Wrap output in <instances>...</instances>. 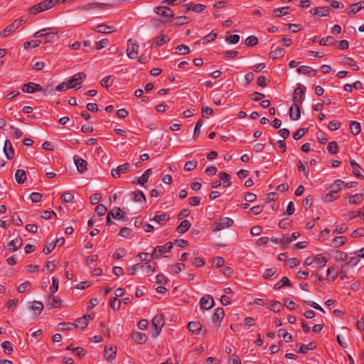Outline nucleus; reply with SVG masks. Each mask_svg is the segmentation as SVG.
Listing matches in <instances>:
<instances>
[{
    "label": "nucleus",
    "mask_w": 364,
    "mask_h": 364,
    "mask_svg": "<svg viewBox=\"0 0 364 364\" xmlns=\"http://www.w3.org/2000/svg\"><path fill=\"white\" fill-rule=\"evenodd\" d=\"M26 178L25 171L22 169H18L15 173V179L18 184L24 183Z\"/></svg>",
    "instance_id": "37"
},
{
    "label": "nucleus",
    "mask_w": 364,
    "mask_h": 364,
    "mask_svg": "<svg viewBox=\"0 0 364 364\" xmlns=\"http://www.w3.org/2000/svg\"><path fill=\"white\" fill-rule=\"evenodd\" d=\"M109 43V41L107 38L102 39L100 41L95 43V49L101 50L104 48H106Z\"/></svg>",
    "instance_id": "61"
},
{
    "label": "nucleus",
    "mask_w": 364,
    "mask_h": 364,
    "mask_svg": "<svg viewBox=\"0 0 364 364\" xmlns=\"http://www.w3.org/2000/svg\"><path fill=\"white\" fill-rule=\"evenodd\" d=\"M172 247L173 244L171 242H168L164 245L156 247L151 254L152 258L158 259L161 257H167L166 253L170 252Z\"/></svg>",
    "instance_id": "4"
},
{
    "label": "nucleus",
    "mask_w": 364,
    "mask_h": 364,
    "mask_svg": "<svg viewBox=\"0 0 364 364\" xmlns=\"http://www.w3.org/2000/svg\"><path fill=\"white\" fill-rule=\"evenodd\" d=\"M327 150L331 154H335L338 151V146L336 141H331L328 144Z\"/></svg>",
    "instance_id": "54"
},
{
    "label": "nucleus",
    "mask_w": 364,
    "mask_h": 364,
    "mask_svg": "<svg viewBox=\"0 0 364 364\" xmlns=\"http://www.w3.org/2000/svg\"><path fill=\"white\" fill-rule=\"evenodd\" d=\"M4 153L8 159L13 158L14 155V151L12 147V144L9 140H6L3 149Z\"/></svg>",
    "instance_id": "23"
},
{
    "label": "nucleus",
    "mask_w": 364,
    "mask_h": 364,
    "mask_svg": "<svg viewBox=\"0 0 364 364\" xmlns=\"http://www.w3.org/2000/svg\"><path fill=\"white\" fill-rule=\"evenodd\" d=\"M232 224L233 220L230 218H222L218 220V222L214 224L213 229L215 231H220L222 230H224L232 226Z\"/></svg>",
    "instance_id": "8"
},
{
    "label": "nucleus",
    "mask_w": 364,
    "mask_h": 364,
    "mask_svg": "<svg viewBox=\"0 0 364 364\" xmlns=\"http://www.w3.org/2000/svg\"><path fill=\"white\" fill-rule=\"evenodd\" d=\"M214 299L209 294L204 295L200 300V306L203 309H210L214 306Z\"/></svg>",
    "instance_id": "13"
},
{
    "label": "nucleus",
    "mask_w": 364,
    "mask_h": 364,
    "mask_svg": "<svg viewBox=\"0 0 364 364\" xmlns=\"http://www.w3.org/2000/svg\"><path fill=\"white\" fill-rule=\"evenodd\" d=\"M350 132L353 135H358L360 132V124L359 122L352 121L350 124Z\"/></svg>",
    "instance_id": "43"
},
{
    "label": "nucleus",
    "mask_w": 364,
    "mask_h": 364,
    "mask_svg": "<svg viewBox=\"0 0 364 364\" xmlns=\"http://www.w3.org/2000/svg\"><path fill=\"white\" fill-rule=\"evenodd\" d=\"M258 43V38L255 36H250L245 39V44L247 46H254Z\"/></svg>",
    "instance_id": "64"
},
{
    "label": "nucleus",
    "mask_w": 364,
    "mask_h": 364,
    "mask_svg": "<svg viewBox=\"0 0 364 364\" xmlns=\"http://www.w3.org/2000/svg\"><path fill=\"white\" fill-rule=\"evenodd\" d=\"M189 331L193 333L198 334L203 331V326L200 322H189L188 324Z\"/></svg>",
    "instance_id": "26"
},
{
    "label": "nucleus",
    "mask_w": 364,
    "mask_h": 364,
    "mask_svg": "<svg viewBox=\"0 0 364 364\" xmlns=\"http://www.w3.org/2000/svg\"><path fill=\"white\" fill-rule=\"evenodd\" d=\"M289 9L288 6L276 9L273 11V15L274 17H281L287 15L288 13L286 10Z\"/></svg>",
    "instance_id": "47"
},
{
    "label": "nucleus",
    "mask_w": 364,
    "mask_h": 364,
    "mask_svg": "<svg viewBox=\"0 0 364 364\" xmlns=\"http://www.w3.org/2000/svg\"><path fill=\"white\" fill-rule=\"evenodd\" d=\"M116 348L113 346H106L105 348V357L107 360H112L116 356Z\"/></svg>",
    "instance_id": "30"
},
{
    "label": "nucleus",
    "mask_w": 364,
    "mask_h": 364,
    "mask_svg": "<svg viewBox=\"0 0 364 364\" xmlns=\"http://www.w3.org/2000/svg\"><path fill=\"white\" fill-rule=\"evenodd\" d=\"M124 212L119 208H114L109 212V216H112L114 219L120 220L124 216Z\"/></svg>",
    "instance_id": "36"
},
{
    "label": "nucleus",
    "mask_w": 364,
    "mask_h": 364,
    "mask_svg": "<svg viewBox=\"0 0 364 364\" xmlns=\"http://www.w3.org/2000/svg\"><path fill=\"white\" fill-rule=\"evenodd\" d=\"M304 91H305V87L304 86H299L294 90V95H293L294 103L299 104L304 101Z\"/></svg>",
    "instance_id": "14"
},
{
    "label": "nucleus",
    "mask_w": 364,
    "mask_h": 364,
    "mask_svg": "<svg viewBox=\"0 0 364 364\" xmlns=\"http://www.w3.org/2000/svg\"><path fill=\"white\" fill-rule=\"evenodd\" d=\"M112 83L113 81L112 80L111 75L106 76L100 80L101 85L105 88L109 87L112 85Z\"/></svg>",
    "instance_id": "55"
},
{
    "label": "nucleus",
    "mask_w": 364,
    "mask_h": 364,
    "mask_svg": "<svg viewBox=\"0 0 364 364\" xmlns=\"http://www.w3.org/2000/svg\"><path fill=\"white\" fill-rule=\"evenodd\" d=\"M41 44V42L38 41H26L23 43V48L27 50L30 48H35Z\"/></svg>",
    "instance_id": "59"
},
{
    "label": "nucleus",
    "mask_w": 364,
    "mask_h": 364,
    "mask_svg": "<svg viewBox=\"0 0 364 364\" xmlns=\"http://www.w3.org/2000/svg\"><path fill=\"white\" fill-rule=\"evenodd\" d=\"M347 242V238L344 236H338L333 238L328 245L333 248H338L343 245Z\"/></svg>",
    "instance_id": "21"
},
{
    "label": "nucleus",
    "mask_w": 364,
    "mask_h": 364,
    "mask_svg": "<svg viewBox=\"0 0 364 364\" xmlns=\"http://www.w3.org/2000/svg\"><path fill=\"white\" fill-rule=\"evenodd\" d=\"M217 37V33H214V32H210V33H208V35H206L205 36H204V38H203V44H206V43H208L213 41H214Z\"/></svg>",
    "instance_id": "63"
},
{
    "label": "nucleus",
    "mask_w": 364,
    "mask_h": 364,
    "mask_svg": "<svg viewBox=\"0 0 364 364\" xmlns=\"http://www.w3.org/2000/svg\"><path fill=\"white\" fill-rule=\"evenodd\" d=\"M59 287V281L57 277H52V285L50 287V291L51 294H55L58 290Z\"/></svg>",
    "instance_id": "62"
},
{
    "label": "nucleus",
    "mask_w": 364,
    "mask_h": 364,
    "mask_svg": "<svg viewBox=\"0 0 364 364\" xmlns=\"http://www.w3.org/2000/svg\"><path fill=\"white\" fill-rule=\"evenodd\" d=\"M334 41V38L332 36H327L320 40L319 45L322 46H327L333 44Z\"/></svg>",
    "instance_id": "53"
},
{
    "label": "nucleus",
    "mask_w": 364,
    "mask_h": 364,
    "mask_svg": "<svg viewBox=\"0 0 364 364\" xmlns=\"http://www.w3.org/2000/svg\"><path fill=\"white\" fill-rule=\"evenodd\" d=\"M51 28H46L41 31H36L33 34V37L35 38H39V37H43L44 43H50L53 41V37L56 35V33H52L50 32Z\"/></svg>",
    "instance_id": "6"
},
{
    "label": "nucleus",
    "mask_w": 364,
    "mask_h": 364,
    "mask_svg": "<svg viewBox=\"0 0 364 364\" xmlns=\"http://www.w3.org/2000/svg\"><path fill=\"white\" fill-rule=\"evenodd\" d=\"M95 30L98 33H111L114 31V29L112 26H107L105 24L98 25Z\"/></svg>",
    "instance_id": "33"
},
{
    "label": "nucleus",
    "mask_w": 364,
    "mask_h": 364,
    "mask_svg": "<svg viewBox=\"0 0 364 364\" xmlns=\"http://www.w3.org/2000/svg\"><path fill=\"white\" fill-rule=\"evenodd\" d=\"M282 308V304L278 301H271L269 309L279 313Z\"/></svg>",
    "instance_id": "57"
},
{
    "label": "nucleus",
    "mask_w": 364,
    "mask_h": 364,
    "mask_svg": "<svg viewBox=\"0 0 364 364\" xmlns=\"http://www.w3.org/2000/svg\"><path fill=\"white\" fill-rule=\"evenodd\" d=\"M151 173V168L147 169L140 177L136 178L137 183L141 186H144L148 181V179Z\"/></svg>",
    "instance_id": "32"
},
{
    "label": "nucleus",
    "mask_w": 364,
    "mask_h": 364,
    "mask_svg": "<svg viewBox=\"0 0 364 364\" xmlns=\"http://www.w3.org/2000/svg\"><path fill=\"white\" fill-rule=\"evenodd\" d=\"M284 286L291 287V284L289 279L287 277H283L279 282L276 283L274 287V289L279 290Z\"/></svg>",
    "instance_id": "35"
},
{
    "label": "nucleus",
    "mask_w": 364,
    "mask_h": 364,
    "mask_svg": "<svg viewBox=\"0 0 364 364\" xmlns=\"http://www.w3.org/2000/svg\"><path fill=\"white\" fill-rule=\"evenodd\" d=\"M86 79V74L83 72H79L71 77L67 79V83L69 86V88H75L77 90L81 88V85L83 81Z\"/></svg>",
    "instance_id": "2"
},
{
    "label": "nucleus",
    "mask_w": 364,
    "mask_h": 364,
    "mask_svg": "<svg viewBox=\"0 0 364 364\" xmlns=\"http://www.w3.org/2000/svg\"><path fill=\"white\" fill-rule=\"evenodd\" d=\"M328 8L327 7H316L310 10L312 15H317L319 16H326L328 14Z\"/></svg>",
    "instance_id": "29"
},
{
    "label": "nucleus",
    "mask_w": 364,
    "mask_h": 364,
    "mask_svg": "<svg viewBox=\"0 0 364 364\" xmlns=\"http://www.w3.org/2000/svg\"><path fill=\"white\" fill-rule=\"evenodd\" d=\"M31 289V283L29 282H25L21 283L17 288V291L19 293H24L26 291H30Z\"/></svg>",
    "instance_id": "49"
},
{
    "label": "nucleus",
    "mask_w": 364,
    "mask_h": 364,
    "mask_svg": "<svg viewBox=\"0 0 364 364\" xmlns=\"http://www.w3.org/2000/svg\"><path fill=\"white\" fill-rule=\"evenodd\" d=\"M155 13L161 16L172 17L173 16V11L166 6H161L155 8Z\"/></svg>",
    "instance_id": "19"
},
{
    "label": "nucleus",
    "mask_w": 364,
    "mask_h": 364,
    "mask_svg": "<svg viewBox=\"0 0 364 364\" xmlns=\"http://www.w3.org/2000/svg\"><path fill=\"white\" fill-rule=\"evenodd\" d=\"M296 72L299 74L309 75L314 70L309 66L302 65L296 69Z\"/></svg>",
    "instance_id": "56"
},
{
    "label": "nucleus",
    "mask_w": 364,
    "mask_h": 364,
    "mask_svg": "<svg viewBox=\"0 0 364 364\" xmlns=\"http://www.w3.org/2000/svg\"><path fill=\"white\" fill-rule=\"evenodd\" d=\"M21 245L22 239L21 237H16L7 244L6 248L10 252H14L17 250Z\"/></svg>",
    "instance_id": "22"
},
{
    "label": "nucleus",
    "mask_w": 364,
    "mask_h": 364,
    "mask_svg": "<svg viewBox=\"0 0 364 364\" xmlns=\"http://www.w3.org/2000/svg\"><path fill=\"white\" fill-rule=\"evenodd\" d=\"M344 183L342 180H336L335 181L331 186L330 190L331 192L335 193H338L341 189V186Z\"/></svg>",
    "instance_id": "42"
},
{
    "label": "nucleus",
    "mask_w": 364,
    "mask_h": 364,
    "mask_svg": "<svg viewBox=\"0 0 364 364\" xmlns=\"http://www.w3.org/2000/svg\"><path fill=\"white\" fill-rule=\"evenodd\" d=\"M285 53V50L284 48L280 47H277L275 48H272V50L269 53V55L271 58L274 59H279L284 56Z\"/></svg>",
    "instance_id": "28"
},
{
    "label": "nucleus",
    "mask_w": 364,
    "mask_h": 364,
    "mask_svg": "<svg viewBox=\"0 0 364 364\" xmlns=\"http://www.w3.org/2000/svg\"><path fill=\"white\" fill-rule=\"evenodd\" d=\"M224 317V310L222 308L215 309L213 315V321L220 323Z\"/></svg>",
    "instance_id": "31"
},
{
    "label": "nucleus",
    "mask_w": 364,
    "mask_h": 364,
    "mask_svg": "<svg viewBox=\"0 0 364 364\" xmlns=\"http://www.w3.org/2000/svg\"><path fill=\"white\" fill-rule=\"evenodd\" d=\"M279 336H282L283 340L289 343L292 341V336L289 333L286 332L284 329H279L278 331Z\"/></svg>",
    "instance_id": "51"
},
{
    "label": "nucleus",
    "mask_w": 364,
    "mask_h": 364,
    "mask_svg": "<svg viewBox=\"0 0 364 364\" xmlns=\"http://www.w3.org/2000/svg\"><path fill=\"white\" fill-rule=\"evenodd\" d=\"M133 200L136 202L145 201L146 198L141 191H137L133 193Z\"/></svg>",
    "instance_id": "50"
},
{
    "label": "nucleus",
    "mask_w": 364,
    "mask_h": 364,
    "mask_svg": "<svg viewBox=\"0 0 364 364\" xmlns=\"http://www.w3.org/2000/svg\"><path fill=\"white\" fill-rule=\"evenodd\" d=\"M289 117L291 120L296 121L300 117V109L299 104L293 103L289 109Z\"/></svg>",
    "instance_id": "20"
},
{
    "label": "nucleus",
    "mask_w": 364,
    "mask_h": 364,
    "mask_svg": "<svg viewBox=\"0 0 364 364\" xmlns=\"http://www.w3.org/2000/svg\"><path fill=\"white\" fill-rule=\"evenodd\" d=\"M60 0H44L41 2L36 4L30 9V13L33 15H35L38 13L43 12L47 11L52 7H53L55 4H58Z\"/></svg>",
    "instance_id": "1"
},
{
    "label": "nucleus",
    "mask_w": 364,
    "mask_h": 364,
    "mask_svg": "<svg viewBox=\"0 0 364 364\" xmlns=\"http://www.w3.org/2000/svg\"><path fill=\"white\" fill-rule=\"evenodd\" d=\"M35 315H40L43 309V304L39 301H33L29 304Z\"/></svg>",
    "instance_id": "25"
},
{
    "label": "nucleus",
    "mask_w": 364,
    "mask_h": 364,
    "mask_svg": "<svg viewBox=\"0 0 364 364\" xmlns=\"http://www.w3.org/2000/svg\"><path fill=\"white\" fill-rule=\"evenodd\" d=\"M298 170L303 173L304 177L306 178H309V169L306 166L304 165L301 161H299L298 164Z\"/></svg>",
    "instance_id": "48"
},
{
    "label": "nucleus",
    "mask_w": 364,
    "mask_h": 364,
    "mask_svg": "<svg viewBox=\"0 0 364 364\" xmlns=\"http://www.w3.org/2000/svg\"><path fill=\"white\" fill-rule=\"evenodd\" d=\"M314 262L319 265L320 268H323L326 265L327 259L321 254H318L314 257Z\"/></svg>",
    "instance_id": "39"
},
{
    "label": "nucleus",
    "mask_w": 364,
    "mask_h": 364,
    "mask_svg": "<svg viewBox=\"0 0 364 364\" xmlns=\"http://www.w3.org/2000/svg\"><path fill=\"white\" fill-rule=\"evenodd\" d=\"M22 90L26 93H34L36 92H43V87L39 84L28 82L23 85Z\"/></svg>",
    "instance_id": "12"
},
{
    "label": "nucleus",
    "mask_w": 364,
    "mask_h": 364,
    "mask_svg": "<svg viewBox=\"0 0 364 364\" xmlns=\"http://www.w3.org/2000/svg\"><path fill=\"white\" fill-rule=\"evenodd\" d=\"M23 22H25V20L23 18L16 19L0 33V37L6 38L9 35L14 33L22 25Z\"/></svg>",
    "instance_id": "3"
},
{
    "label": "nucleus",
    "mask_w": 364,
    "mask_h": 364,
    "mask_svg": "<svg viewBox=\"0 0 364 364\" xmlns=\"http://www.w3.org/2000/svg\"><path fill=\"white\" fill-rule=\"evenodd\" d=\"M130 170V165L128 163L118 166L116 168H113L111 171L112 176L118 178L124 173L129 172Z\"/></svg>",
    "instance_id": "10"
},
{
    "label": "nucleus",
    "mask_w": 364,
    "mask_h": 364,
    "mask_svg": "<svg viewBox=\"0 0 364 364\" xmlns=\"http://www.w3.org/2000/svg\"><path fill=\"white\" fill-rule=\"evenodd\" d=\"M62 306V300L51 294L46 299V306L48 309H59Z\"/></svg>",
    "instance_id": "9"
},
{
    "label": "nucleus",
    "mask_w": 364,
    "mask_h": 364,
    "mask_svg": "<svg viewBox=\"0 0 364 364\" xmlns=\"http://www.w3.org/2000/svg\"><path fill=\"white\" fill-rule=\"evenodd\" d=\"M184 267L183 264L177 263L169 267V272L173 274H177L182 271Z\"/></svg>",
    "instance_id": "44"
},
{
    "label": "nucleus",
    "mask_w": 364,
    "mask_h": 364,
    "mask_svg": "<svg viewBox=\"0 0 364 364\" xmlns=\"http://www.w3.org/2000/svg\"><path fill=\"white\" fill-rule=\"evenodd\" d=\"M350 166L353 169V173L355 177H357V178H363V177L360 172V166H359L358 164H357L355 161H350Z\"/></svg>",
    "instance_id": "46"
},
{
    "label": "nucleus",
    "mask_w": 364,
    "mask_h": 364,
    "mask_svg": "<svg viewBox=\"0 0 364 364\" xmlns=\"http://www.w3.org/2000/svg\"><path fill=\"white\" fill-rule=\"evenodd\" d=\"M220 178V181H223V186L225 187H228L230 186V176L225 172H220L218 174Z\"/></svg>",
    "instance_id": "40"
},
{
    "label": "nucleus",
    "mask_w": 364,
    "mask_h": 364,
    "mask_svg": "<svg viewBox=\"0 0 364 364\" xmlns=\"http://www.w3.org/2000/svg\"><path fill=\"white\" fill-rule=\"evenodd\" d=\"M139 45L135 41L129 39L127 42V55L130 59H135L138 56Z\"/></svg>",
    "instance_id": "7"
},
{
    "label": "nucleus",
    "mask_w": 364,
    "mask_h": 364,
    "mask_svg": "<svg viewBox=\"0 0 364 364\" xmlns=\"http://www.w3.org/2000/svg\"><path fill=\"white\" fill-rule=\"evenodd\" d=\"M363 9H364V1H361L351 4L349 7L347 8L346 12L348 15H354Z\"/></svg>",
    "instance_id": "17"
},
{
    "label": "nucleus",
    "mask_w": 364,
    "mask_h": 364,
    "mask_svg": "<svg viewBox=\"0 0 364 364\" xmlns=\"http://www.w3.org/2000/svg\"><path fill=\"white\" fill-rule=\"evenodd\" d=\"M240 36L237 34L230 35L226 37L225 41L230 44H236L240 41Z\"/></svg>",
    "instance_id": "60"
},
{
    "label": "nucleus",
    "mask_w": 364,
    "mask_h": 364,
    "mask_svg": "<svg viewBox=\"0 0 364 364\" xmlns=\"http://www.w3.org/2000/svg\"><path fill=\"white\" fill-rule=\"evenodd\" d=\"M363 200V194L357 193L349 198L348 202L351 204H359Z\"/></svg>",
    "instance_id": "52"
},
{
    "label": "nucleus",
    "mask_w": 364,
    "mask_h": 364,
    "mask_svg": "<svg viewBox=\"0 0 364 364\" xmlns=\"http://www.w3.org/2000/svg\"><path fill=\"white\" fill-rule=\"evenodd\" d=\"M191 225L189 220H183L177 227L176 230L178 233H184L190 228Z\"/></svg>",
    "instance_id": "34"
},
{
    "label": "nucleus",
    "mask_w": 364,
    "mask_h": 364,
    "mask_svg": "<svg viewBox=\"0 0 364 364\" xmlns=\"http://www.w3.org/2000/svg\"><path fill=\"white\" fill-rule=\"evenodd\" d=\"M140 269L142 270V272L145 275L149 276L154 272L156 269V264L155 263H152L151 261H148L144 264H140Z\"/></svg>",
    "instance_id": "16"
},
{
    "label": "nucleus",
    "mask_w": 364,
    "mask_h": 364,
    "mask_svg": "<svg viewBox=\"0 0 364 364\" xmlns=\"http://www.w3.org/2000/svg\"><path fill=\"white\" fill-rule=\"evenodd\" d=\"M132 338L139 344H143L146 341V335L143 333H134L132 336Z\"/></svg>",
    "instance_id": "41"
},
{
    "label": "nucleus",
    "mask_w": 364,
    "mask_h": 364,
    "mask_svg": "<svg viewBox=\"0 0 364 364\" xmlns=\"http://www.w3.org/2000/svg\"><path fill=\"white\" fill-rule=\"evenodd\" d=\"M190 52V48L188 46L181 44L178 45L176 48V53L178 55H186Z\"/></svg>",
    "instance_id": "45"
},
{
    "label": "nucleus",
    "mask_w": 364,
    "mask_h": 364,
    "mask_svg": "<svg viewBox=\"0 0 364 364\" xmlns=\"http://www.w3.org/2000/svg\"><path fill=\"white\" fill-rule=\"evenodd\" d=\"M198 165V161H188L184 165V170L186 171H191L196 168Z\"/></svg>",
    "instance_id": "58"
},
{
    "label": "nucleus",
    "mask_w": 364,
    "mask_h": 364,
    "mask_svg": "<svg viewBox=\"0 0 364 364\" xmlns=\"http://www.w3.org/2000/svg\"><path fill=\"white\" fill-rule=\"evenodd\" d=\"M170 41V38L168 36L161 33L158 36L154 38L152 46L158 47L161 46Z\"/></svg>",
    "instance_id": "18"
},
{
    "label": "nucleus",
    "mask_w": 364,
    "mask_h": 364,
    "mask_svg": "<svg viewBox=\"0 0 364 364\" xmlns=\"http://www.w3.org/2000/svg\"><path fill=\"white\" fill-rule=\"evenodd\" d=\"M90 319V315H84L82 317L79 318L75 321V327L84 328L87 326Z\"/></svg>",
    "instance_id": "24"
},
{
    "label": "nucleus",
    "mask_w": 364,
    "mask_h": 364,
    "mask_svg": "<svg viewBox=\"0 0 364 364\" xmlns=\"http://www.w3.org/2000/svg\"><path fill=\"white\" fill-rule=\"evenodd\" d=\"M74 163L79 173H82L87 171V163L79 156H74Z\"/></svg>",
    "instance_id": "15"
},
{
    "label": "nucleus",
    "mask_w": 364,
    "mask_h": 364,
    "mask_svg": "<svg viewBox=\"0 0 364 364\" xmlns=\"http://www.w3.org/2000/svg\"><path fill=\"white\" fill-rule=\"evenodd\" d=\"M186 6L187 10H191L197 13L202 12L205 8V5L201 4H193L191 3H189L186 5Z\"/></svg>",
    "instance_id": "38"
},
{
    "label": "nucleus",
    "mask_w": 364,
    "mask_h": 364,
    "mask_svg": "<svg viewBox=\"0 0 364 364\" xmlns=\"http://www.w3.org/2000/svg\"><path fill=\"white\" fill-rule=\"evenodd\" d=\"M110 7L109 4H101V3H90L85 4L78 7V9L81 11H90L97 9H105Z\"/></svg>",
    "instance_id": "11"
},
{
    "label": "nucleus",
    "mask_w": 364,
    "mask_h": 364,
    "mask_svg": "<svg viewBox=\"0 0 364 364\" xmlns=\"http://www.w3.org/2000/svg\"><path fill=\"white\" fill-rule=\"evenodd\" d=\"M169 215L167 213H164L161 215L154 216L152 218H150V220L160 225H164L169 220Z\"/></svg>",
    "instance_id": "27"
},
{
    "label": "nucleus",
    "mask_w": 364,
    "mask_h": 364,
    "mask_svg": "<svg viewBox=\"0 0 364 364\" xmlns=\"http://www.w3.org/2000/svg\"><path fill=\"white\" fill-rule=\"evenodd\" d=\"M164 320L161 316H155L151 321V336L156 337L159 335L164 326Z\"/></svg>",
    "instance_id": "5"
}]
</instances>
